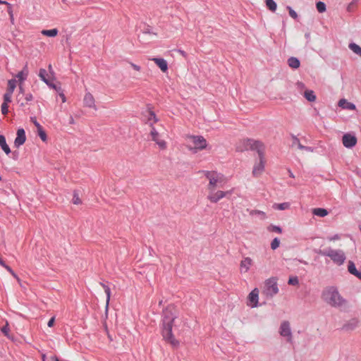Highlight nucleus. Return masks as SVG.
I'll return each mask as SVG.
<instances>
[{
    "label": "nucleus",
    "instance_id": "f257e3e1",
    "mask_svg": "<svg viewBox=\"0 0 361 361\" xmlns=\"http://www.w3.org/2000/svg\"><path fill=\"white\" fill-rule=\"evenodd\" d=\"M176 317L177 310L176 307L171 305L167 306L164 310L162 336L166 341L174 347L179 345V342L172 334L173 323Z\"/></svg>",
    "mask_w": 361,
    "mask_h": 361
},
{
    "label": "nucleus",
    "instance_id": "f03ea898",
    "mask_svg": "<svg viewBox=\"0 0 361 361\" xmlns=\"http://www.w3.org/2000/svg\"><path fill=\"white\" fill-rule=\"evenodd\" d=\"M322 298L334 307H341L346 303V300L341 295L338 289L334 286L326 288L322 293Z\"/></svg>",
    "mask_w": 361,
    "mask_h": 361
},
{
    "label": "nucleus",
    "instance_id": "7ed1b4c3",
    "mask_svg": "<svg viewBox=\"0 0 361 361\" xmlns=\"http://www.w3.org/2000/svg\"><path fill=\"white\" fill-rule=\"evenodd\" d=\"M186 147L192 153H197L207 148L208 143L202 135H187L185 137Z\"/></svg>",
    "mask_w": 361,
    "mask_h": 361
},
{
    "label": "nucleus",
    "instance_id": "20e7f679",
    "mask_svg": "<svg viewBox=\"0 0 361 361\" xmlns=\"http://www.w3.org/2000/svg\"><path fill=\"white\" fill-rule=\"evenodd\" d=\"M202 173L209 180L207 190L216 189L217 187H223L226 183V177L221 173L215 171H203Z\"/></svg>",
    "mask_w": 361,
    "mask_h": 361
},
{
    "label": "nucleus",
    "instance_id": "39448f33",
    "mask_svg": "<svg viewBox=\"0 0 361 361\" xmlns=\"http://www.w3.org/2000/svg\"><path fill=\"white\" fill-rule=\"evenodd\" d=\"M264 147V145L262 142L252 139L241 140L236 144L235 147L238 152H244L252 149L257 151V152Z\"/></svg>",
    "mask_w": 361,
    "mask_h": 361
},
{
    "label": "nucleus",
    "instance_id": "423d86ee",
    "mask_svg": "<svg viewBox=\"0 0 361 361\" xmlns=\"http://www.w3.org/2000/svg\"><path fill=\"white\" fill-rule=\"evenodd\" d=\"M264 149L265 147L262 148L259 152H257L258 161L255 164L252 169V174L254 176H258L261 175L264 170L266 163Z\"/></svg>",
    "mask_w": 361,
    "mask_h": 361
},
{
    "label": "nucleus",
    "instance_id": "0eeeda50",
    "mask_svg": "<svg viewBox=\"0 0 361 361\" xmlns=\"http://www.w3.org/2000/svg\"><path fill=\"white\" fill-rule=\"evenodd\" d=\"M320 253L322 255L329 257L335 263L339 265L342 264L345 259V256L341 250L329 249L322 251Z\"/></svg>",
    "mask_w": 361,
    "mask_h": 361
},
{
    "label": "nucleus",
    "instance_id": "6e6552de",
    "mask_svg": "<svg viewBox=\"0 0 361 361\" xmlns=\"http://www.w3.org/2000/svg\"><path fill=\"white\" fill-rule=\"evenodd\" d=\"M207 195V200L212 203H216L221 199L231 195V191L216 190V189L209 190Z\"/></svg>",
    "mask_w": 361,
    "mask_h": 361
},
{
    "label": "nucleus",
    "instance_id": "1a4fd4ad",
    "mask_svg": "<svg viewBox=\"0 0 361 361\" xmlns=\"http://www.w3.org/2000/svg\"><path fill=\"white\" fill-rule=\"evenodd\" d=\"M150 137L152 140H153L159 147V148L161 150H164L167 148L166 142L161 139V135L158 133L154 127H152L150 129Z\"/></svg>",
    "mask_w": 361,
    "mask_h": 361
},
{
    "label": "nucleus",
    "instance_id": "9d476101",
    "mask_svg": "<svg viewBox=\"0 0 361 361\" xmlns=\"http://www.w3.org/2000/svg\"><path fill=\"white\" fill-rule=\"evenodd\" d=\"M265 291L267 295L271 296H273L279 293L277 280L276 278H270L265 281Z\"/></svg>",
    "mask_w": 361,
    "mask_h": 361
},
{
    "label": "nucleus",
    "instance_id": "9b49d317",
    "mask_svg": "<svg viewBox=\"0 0 361 361\" xmlns=\"http://www.w3.org/2000/svg\"><path fill=\"white\" fill-rule=\"evenodd\" d=\"M259 290L254 288L247 296V305L250 307H256L259 302Z\"/></svg>",
    "mask_w": 361,
    "mask_h": 361
},
{
    "label": "nucleus",
    "instance_id": "f8f14e48",
    "mask_svg": "<svg viewBox=\"0 0 361 361\" xmlns=\"http://www.w3.org/2000/svg\"><path fill=\"white\" fill-rule=\"evenodd\" d=\"M253 265V260L249 257H245L242 259L240 262L239 271L240 274L247 273Z\"/></svg>",
    "mask_w": 361,
    "mask_h": 361
},
{
    "label": "nucleus",
    "instance_id": "ddd939ff",
    "mask_svg": "<svg viewBox=\"0 0 361 361\" xmlns=\"http://www.w3.org/2000/svg\"><path fill=\"white\" fill-rule=\"evenodd\" d=\"M342 143L346 148H352L357 144V138L355 135L346 133L342 137Z\"/></svg>",
    "mask_w": 361,
    "mask_h": 361
},
{
    "label": "nucleus",
    "instance_id": "4468645a",
    "mask_svg": "<svg viewBox=\"0 0 361 361\" xmlns=\"http://www.w3.org/2000/svg\"><path fill=\"white\" fill-rule=\"evenodd\" d=\"M279 332L281 336L287 337L288 341H290L291 340V331L290 328V324L288 322L284 321L281 323Z\"/></svg>",
    "mask_w": 361,
    "mask_h": 361
},
{
    "label": "nucleus",
    "instance_id": "2eb2a0df",
    "mask_svg": "<svg viewBox=\"0 0 361 361\" xmlns=\"http://www.w3.org/2000/svg\"><path fill=\"white\" fill-rule=\"evenodd\" d=\"M145 117V123L150 127L151 129L152 127H154V125L159 121V118L157 117L154 112L150 109L147 111Z\"/></svg>",
    "mask_w": 361,
    "mask_h": 361
},
{
    "label": "nucleus",
    "instance_id": "dca6fc26",
    "mask_svg": "<svg viewBox=\"0 0 361 361\" xmlns=\"http://www.w3.org/2000/svg\"><path fill=\"white\" fill-rule=\"evenodd\" d=\"M26 140L25 133L23 128H20L17 131V136L15 139L14 144L16 147H20L23 145Z\"/></svg>",
    "mask_w": 361,
    "mask_h": 361
},
{
    "label": "nucleus",
    "instance_id": "f3484780",
    "mask_svg": "<svg viewBox=\"0 0 361 361\" xmlns=\"http://www.w3.org/2000/svg\"><path fill=\"white\" fill-rule=\"evenodd\" d=\"M151 61H154V63L160 68L163 73H166L168 71L167 61L162 58H152Z\"/></svg>",
    "mask_w": 361,
    "mask_h": 361
},
{
    "label": "nucleus",
    "instance_id": "a211bd4d",
    "mask_svg": "<svg viewBox=\"0 0 361 361\" xmlns=\"http://www.w3.org/2000/svg\"><path fill=\"white\" fill-rule=\"evenodd\" d=\"M83 102L85 106L96 109L94 98L91 93L87 92L85 94Z\"/></svg>",
    "mask_w": 361,
    "mask_h": 361
},
{
    "label": "nucleus",
    "instance_id": "6ab92c4d",
    "mask_svg": "<svg viewBox=\"0 0 361 361\" xmlns=\"http://www.w3.org/2000/svg\"><path fill=\"white\" fill-rule=\"evenodd\" d=\"M338 106L343 109H350V110H355V105L350 103V102H348L346 99H341L339 102H338Z\"/></svg>",
    "mask_w": 361,
    "mask_h": 361
},
{
    "label": "nucleus",
    "instance_id": "aec40b11",
    "mask_svg": "<svg viewBox=\"0 0 361 361\" xmlns=\"http://www.w3.org/2000/svg\"><path fill=\"white\" fill-rule=\"evenodd\" d=\"M27 75H28V71H27V66H25L21 71H20L16 75V78L18 79L20 83H23V82L26 80Z\"/></svg>",
    "mask_w": 361,
    "mask_h": 361
},
{
    "label": "nucleus",
    "instance_id": "412c9836",
    "mask_svg": "<svg viewBox=\"0 0 361 361\" xmlns=\"http://www.w3.org/2000/svg\"><path fill=\"white\" fill-rule=\"evenodd\" d=\"M288 66L294 69L298 68L300 65V61L295 57H290L288 59Z\"/></svg>",
    "mask_w": 361,
    "mask_h": 361
},
{
    "label": "nucleus",
    "instance_id": "4be33fe9",
    "mask_svg": "<svg viewBox=\"0 0 361 361\" xmlns=\"http://www.w3.org/2000/svg\"><path fill=\"white\" fill-rule=\"evenodd\" d=\"M0 146L6 154L11 152V149L6 144V138L4 135H0Z\"/></svg>",
    "mask_w": 361,
    "mask_h": 361
},
{
    "label": "nucleus",
    "instance_id": "5701e85b",
    "mask_svg": "<svg viewBox=\"0 0 361 361\" xmlns=\"http://www.w3.org/2000/svg\"><path fill=\"white\" fill-rule=\"evenodd\" d=\"M59 30L56 28L51 30H42L41 33L47 37H54L58 35Z\"/></svg>",
    "mask_w": 361,
    "mask_h": 361
},
{
    "label": "nucleus",
    "instance_id": "b1692460",
    "mask_svg": "<svg viewBox=\"0 0 361 361\" xmlns=\"http://www.w3.org/2000/svg\"><path fill=\"white\" fill-rule=\"evenodd\" d=\"M289 202H283V203H275L273 204V208L276 210H286L290 208Z\"/></svg>",
    "mask_w": 361,
    "mask_h": 361
},
{
    "label": "nucleus",
    "instance_id": "393cba45",
    "mask_svg": "<svg viewBox=\"0 0 361 361\" xmlns=\"http://www.w3.org/2000/svg\"><path fill=\"white\" fill-rule=\"evenodd\" d=\"M312 213L314 215L324 217L328 214V212L326 209L323 208H315L312 210Z\"/></svg>",
    "mask_w": 361,
    "mask_h": 361
},
{
    "label": "nucleus",
    "instance_id": "a878e982",
    "mask_svg": "<svg viewBox=\"0 0 361 361\" xmlns=\"http://www.w3.org/2000/svg\"><path fill=\"white\" fill-rule=\"evenodd\" d=\"M304 97L309 102H314L316 100V95L312 90H306L304 93Z\"/></svg>",
    "mask_w": 361,
    "mask_h": 361
},
{
    "label": "nucleus",
    "instance_id": "bb28decb",
    "mask_svg": "<svg viewBox=\"0 0 361 361\" xmlns=\"http://www.w3.org/2000/svg\"><path fill=\"white\" fill-rule=\"evenodd\" d=\"M101 286L103 287L104 292L106 294V308H108L109 301H110V298H111V290H110L109 287L107 286L106 285H105L104 283H101Z\"/></svg>",
    "mask_w": 361,
    "mask_h": 361
},
{
    "label": "nucleus",
    "instance_id": "cd10ccee",
    "mask_svg": "<svg viewBox=\"0 0 361 361\" xmlns=\"http://www.w3.org/2000/svg\"><path fill=\"white\" fill-rule=\"evenodd\" d=\"M16 87V79L9 80L8 81V87H7L6 92H8L10 93H13Z\"/></svg>",
    "mask_w": 361,
    "mask_h": 361
},
{
    "label": "nucleus",
    "instance_id": "c85d7f7f",
    "mask_svg": "<svg viewBox=\"0 0 361 361\" xmlns=\"http://www.w3.org/2000/svg\"><path fill=\"white\" fill-rule=\"evenodd\" d=\"M267 7L271 11L275 12L277 8V5L274 0H266Z\"/></svg>",
    "mask_w": 361,
    "mask_h": 361
},
{
    "label": "nucleus",
    "instance_id": "c756f323",
    "mask_svg": "<svg viewBox=\"0 0 361 361\" xmlns=\"http://www.w3.org/2000/svg\"><path fill=\"white\" fill-rule=\"evenodd\" d=\"M357 324L358 321L357 319H352L344 326V328L347 330H352L357 326Z\"/></svg>",
    "mask_w": 361,
    "mask_h": 361
},
{
    "label": "nucleus",
    "instance_id": "7c9ffc66",
    "mask_svg": "<svg viewBox=\"0 0 361 361\" xmlns=\"http://www.w3.org/2000/svg\"><path fill=\"white\" fill-rule=\"evenodd\" d=\"M349 48L356 54L361 56V47L355 43L349 44Z\"/></svg>",
    "mask_w": 361,
    "mask_h": 361
},
{
    "label": "nucleus",
    "instance_id": "2f4dec72",
    "mask_svg": "<svg viewBox=\"0 0 361 361\" xmlns=\"http://www.w3.org/2000/svg\"><path fill=\"white\" fill-rule=\"evenodd\" d=\"M348 270L353 275H355L358 271L355 264L352 261L348 262Z\"/></svg>",
    "mask_w": 361,
    "mask_h": 361
},
{
    "label": "nucleus",
    "instance_id": "473e14b6",
    "mask_svg": "<svg viewBox=\"0 0 361 361\" xmlns=\"http://www.w3.org/2000/svg\"><path fill=\"white\" fill-rule=\"evenodd\" d=\"M47 71L44 68H41L39 72V77L41 78L42 81H44L46 84H49V80L46 78Z\"/></svg>",
    "mask_w": 361,
    "mask_h": 361
},
{
    "label": "nucleus",
    "instance_id": "72a5a7b5",
    "mask_svg": "<svg viewBox=\"0 0 361 361\" xmlns=\"http://www.w3.org/2000/svg\"><path fill=\"white\" fill-rule=\"evenodd\" d=\"M267 230L271 232H276L278 233H282V229L279 226H274V225H270L267 227Z\"/></svg>",
    "mask_w": 361,
    "mask_h": 361
},
{
    "label": "nucleus",
    "instance_id": "f704fd0d",
    "mask_svg": "<svg viewBox=\"0 0 361 361\" xmlns=\"http://www.w3.org/2000/svg\"><path fill=\"white\" fill-rule=\"evenodd\" d=\"M298 148L300 150H305L308 152H312L313 150L310 147L302 145L298 140H296Z\"/></svg>",
    "mask_w": 361,
    "mask_h": 361
},
{
    "label": "nucleus",
    "instance_id": "c9c22d12",
    "mask_svg": "<svg viewBox=\"0 0 361 361\" xmlns=\"http://www.w3.org/2000/svg\"><path fill=\"white\" fill-rule=\"evenodd\" d=\"M316 7H317V11L319 13H323L326 11V5L324 2H322V1L317 2L316 4Z\"/></svg>",
    "mask_w": 361,
    "mask_h": 361
},
{
    "label": "nucleus",
    "instance_id": "e433bc0d",
    "mask_svg": "<svg viewBox=\"0 0 361 361\" xmlns=\"http://www.w3.org/2000/svg\"><path fill=\"white\" fill-rule=\"evenodd\" d=\"M37 133L42 141L47 140V134L42 127L37 130Z\"/></svg>",
    "mask_w": 361,
    "mask_h": 361
},
{
    "label": "nucleus",
    "instance_id": "4c0bfd02",
    "mask_svg": "<svg viewBox=\"0 0 361 361\" xmlns=\"http://www.w3.org/2000/svg\"><path fill=\"white\" fill-rule=\"evenodd\" d=\"M42 360L43 361H59L58 357L55 355H42Z\"/></svg>",
    "mask_w": 361,
    "mask_h": 361
},
{
    "label": "nucleus",
    "instance_id": "58836bf2",
    "mask_svg": "<svg viewBox=\"0 0 361 361\" xmlns=\"http://www.w3.org/2000/svg\"><path fill=\"white\" fill-rule=\"evenodd\" d=\"M73 203L76 205H79V204H82V200L80 198V197L77 192H74V194H73Z\"/></svg>",
    "mask_w": 361,
    "mask_h": 361
},
{
    "label": "nucleus",
    "instance_id": "ea45409f",
    "mask_svg": "<svg viewBox=\"0 0 361 361\" xmlns=\"http://www.w3.org/2000/svg\"><path fill=\"white\" fill-rule=\"evenodd\" d=\"M9 331L10 329L8 327V323L6 322V325L1 328V331L6 336H7L8 338H11Z\"/></svg>",
    "mask_w": 361,
    "mask_h": 361
},
{
    "label": "nucleus",
    "instance_id": "a19ab883",
    "mask_svg": "<svg viewBox=\"0 0 361 361\" xmlns=\"http://www.w3.org/2000/svg\"><path fill=\"white\" fill-rule=\"evenodd\" d=\"M279 245L280 240L277 238H275L271 243V248L274 250L279 247Z\"/></svg>",
    "mask_w": 361,
    "mask_h": 361
},
{
    "label": "nucleus",
    "instance_id": "79ce46f5",
    "mask_svg": "<svg viewBox=\"0 0 361 361\" xmlns=\"http://www.w3.org/2000/svg\"><path fill=\"white\" fill-rule=\"evenodd\" d=\"M13 93H10L8 92H6L4 95V103H10L11 102Z\"/></svg>",
    "mask_w": 361,
    "mask_h": 361
},
{
    "label": "nucleus",
    "instance_id": "37998d69",
    "mask_svg": "<svg viewBox=\"0 0 361 361\" xmlns=\"http://www.w3.org/2000/svg\"><path fill=\"white\" fill-rule=\"evenodd\" d=\"M288 283L289 285L296 286V285H298L299 281H298V277L293 276V277L289 278Z\"/></svg>",
    "mask_w": 361,
    "mask_h": 361
},
{
    "label": "nucleus",
    "instance_id": "c03bdc74",
    "mask_svg": "<svg viewBox=\"0 0 361 361\" xmlns=\"http://www.w3.org/2000/svg\"><path fill=\"white\" fill-rule=\"evenodd\" d=\"M1 108V113L4 115H6L8 112V104L3 102Z\"/></svg>",
    "mask_w": 361,
    "mask_h": 361
},
{
    "label": "nucleus",
    "instance_id": "a18cd8bd",
    "mask_svg": "<svg viewBox=\"0 0 361 361\" xmlns=\"http://www.w3.org/2000/svg\"><path fill=\"white\" fill-rule=\"evenodd\" d=\"M287 8H288V11H289V15H290L293 18L296 19V18H298V14H297V13H296L294 10H293V9L291 8V7H290V6H288V7H287Z\"/></svg>",
    "mask_w": 361,
    "mask_h": 361
},
{
    "label": "nucleus",
    "instance_id": "49530a36",
    "mask_svg": "<svg viewBox=\"0 0 361 361\" xmlns=\"http://www.w3.org/2000/svg\"><path fill=\"white\" fill-rule=\"evenodd\" d=\"M4 268L8 271H9L11 275L15 277L18 281H19V278L18 277V276L15 274V272L12 270V269L6 264V266L4 267Z\"/></svg>",
    "mask_w": 361,
    "mask_h": 361
},
{
    "label": "nucleus",
    "instance_id": "de8ad7c7",
    "mask_svg": "<svg viewBox=\"0 0 361 361\" xmlns=\"http://www.w3.org/2000/svg\"><path fill=\"white\" fill-rule=\"evenodd\" d=\"M30 121L33 123V124L36 126L37 129H39L42 126L37 122L35 117H31Z\"/></svg>",
    "mask_w": 361,
    "mask_h": 361
},
{
    "label": "nucleus",
    "instance_id": "09e8293b",
    "mask_svg": "<svg viewBox=\"0 0 361 361\" xmlns=\"http://www.w3.org/2000/svg\"><path fill=\"white\" fill-rule=\"evenodd\" d=\"M130 66L136 71L140 72L141 71V67L137 64L133 63V62H129Z\"/></svg>",
    "mask_w": 361,
    "mask_h": 361
},
{
    "label": "nucleus",
    "instance_id": "8fccbe9b",
    "mask_svg": "<svg viewBox=\"0 0 361 361\" xmlns=\"http://www.w3.org/2000/svg\"><path fill=\"white\" fill-rule=\"evenodd\" d=\"M48 86H49L50 87L56 90L57 92H60L61 90V88L60 87H57L56 85L53 84L52 82H51L50 81H49V84H47Z\"/></svg>",
    "mask_w": 361,
    "mask_h": 361
},
{
    "label": "nucleus",
    "instance_id": "3c124183",
    "mask_svg": "<svg viewBox=\"0 0 361 361\" xmlns=\"http://www.w3.org/2000/svg\"><path fill=\"white\" fill-rule=\"evenodd\" d=\"M54 322H55V317H53L48 322V324H47L48 326L49 327H52L54 325Z\"/></svg>",
    "mask_w": 361,
    "mask_h": 361
},
{
    "label": "nucleus",
    "instance_id": "603ef678",
    "mask_svg": "<svg viewBox=\"0 0 361 361\" xmlns=\"http://www.w3.org/2000/svg\"><path fill=\"white\" fill-rule=\"evenodd\" d=\"M250 214H261L265 216V213L259 210H253L250 212Z\"/></svg>",
    "mask_w": 361,
    "mask_h": 361
},
{
    "label": "nucleus",
    "instance_id": "864d4df0",
    "mask_svg": "<svg viewBox=\"0 0 361 361\" xmlns=\"http://www.w3.org/2000/svg\"><path fill=\"white\" fill-rule=\"evenodd\" d=\"M8 14L10 16L11 21H13V11H12V7L11 6V7L8 6Z\"/></svg>",
    "mask_w": 361,
    "mask_h": 361
},
{
    "label": "nucleus",
    "instance_id": "5fc2aeb1",
    "mask_svg": "<svg viewBox=\"0 0 361 361\" xmlns=\"http://www.w3.org/2000/svg\"><path fill=\"white\" fill-rule=\"evenodd\" d=\"M25 99L26 102L32 101V99H33L32 94H30V93H29V94H27L25 95Z\"/></svg>",
    "mask_w": 361,
    "mask_h": 361
},
{
    "label": "nucleus",
    "instance_id": "6e6d98bb",
    "mask_svg": "<svg viewBox=\"0 0 361 361\" xmlns=\"http://www.w3.org/2000/svg\"><path fill=\"white\" fill-rule=\"evenodd\" d=\"M59 96L61 98L62 102H66V99L64 94L63 92H59Z\"/></svg>",
    "mask_w": 361,
    "mask_h": 361
},
{
    "label": "nucleus",
    "instance_id": "4d7b16f0",
    "mask_svg": "<svg viewBox=\"0 0 361 361\" xmlns=\"http://www.w3.org/2000/svg\"><path fill=\"white\" fill-rule=\"evenodd\" d=\"M340 238L338 235H335L334 237H331L329 238V240L330 241H334V240H338Z\"/></svg>",
    "mask_w": 361,
    "mask_h": 361
},
{
    "label": "nucleus",
    "instance_id": "13d9d810",
    "mask_svg": "<svg viewBox=\"0 0 361 361\" xmlns=\"http://www.w3.org/2000/svg\"><path fill=\"white\" fill-rule=\"evenodd\" d=\"M19 91L22 94L24 93V89H23V86H22V83H20V85H19Z\"/></svg>",
    "mask_w": 361,
    "mask_h": 361
},
{
    "label": "nucleus",
    "instance_id": "bf43d9fd",
    "mask_svg": "<svg viewBox=\"0 0 361 361\" xmlns=\"http://www.w3.org/2000/svg\"><path fill=\"white\" fill-rule=\"evenodd\" d=\"M6 4L8 6L11 7V4L9 3H8L7 1L0 0V4Z\"/></svg>",
    "mask_w": 361,
    "mask_h": 361
},
{
    "label": "nucleus",
    "instance_id": "052dcab7",
    "mask_svg": "<svg viewBox=\"0 0 361 361\" xmlns=\"http://www.w3.org/2000/svg\"><path fill=\"white\" fill-rule=\"evenodd\" d=\"M354 276H356L357 278H358L361 281V271H358L357 273Z\"/></svg>",
    "mask_w": 361,
    "mask_h": 361
},
{
    "label": "nucleus",
    "instance_id": "680f3d73",
    "mask_svg": "<svg viewBox=\"0 0 361 361\" xmlns=\"http://www.w3.org/2000/svg\"><path fill=\"white\" fill-rule=\"evenodd\" d=\"M297 86H298V87H300V88H301V89H302V88H303V87H304V84H303L302 82H298L297 83Z\"/></svg>",
    "mask_w": 361,
    "mask_h": 361
},
{
    "label": "nucleus",
    "instance_id": "e2e57ef3",
    "mask_svg": "<svg viewBox=\"0 0 361 361\" xmlns=\"http://www.w3.org/2000/svg\"><path fill=\"white\" fill-rule=\"evenodd\" d=\"M0 265L4 267L6 266L5 262L1 259V257H0Z\"/></svg>",
    "mask_w": 361,
    "mask_h": 361
},
{
    "label": "nucleus",
    "instance_id": "0e129e2a",
    "mask_svg": "<svg viewBox=\"0 0 361 361\" xmlns=\"http://www.w3.org/2000/svg\"><path fill=\"white\" fill-rule=\"evenodd\" d=\"M69 122H70L71 124H73L74 123V119H73V118L72 116L70 117V121Z\"/></svg>",
    "mask_w": 361,
    "mask_h": 361
},
{
    "label": "nucleus",
    "instance_id": "69168bd1",
    "mask_svg": "<svg viewBox=\"0 0 361 361\" xmlns=\"http://www.w3.org/2000/svg\"><path fill=\"white\" fill-rule=\"evenodd\" d=\"M289 175H290V176L291 178H294L295 177L294 175L293 174V173L290 171H289Z\"/></svg>",
    "mask_w": 361,
    "mask_h": 361
},
{
    "label": "nucleus",
    "instance_id": "338daca9",
    "mask_svg": "<svg viewBox=\"0 0 361 361\" xmlns=\"http://www.w3.org/2000/svg\"><path fill=\"white\" fill-rule=\"evenodd\" d=\"M49 69L51 70V65H49Z\"/></svg>",
    "mask_w": 361,
    "mask_h": 361
},
{
    "label": "nucleus",
    "instance_id": "774afa93",
    "mask_svg": "<svg viewBox=\"0 0 361 361\" xmlns=\"http://www.w3.org/2000/svg\"><path fill=\"white\" fill-rule=\"evenodd\" d=\"M62 1H63V2H65V1H66V0H62Z\"/></svg>",
    "mask_w": 361,
    "mask_h": 361
}]
</instances>
